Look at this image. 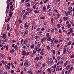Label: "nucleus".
I'll return each instance as SVG.
<instances>
[{
  "mask_svg": "<svg viewBox=\"0 0 74 74\" xmlns=\"http://www.w3.org/2000/svg\"><path fill=\"white\" fill-rule=\"evenodd\" d=\"M26 46L27 47H29L30 46V43L29 42H28L26 43Z\"/></svg>",
  "mask_w": 74,
  "mask_h": 74,
  "instance_id": "obj_21",
  "label": "nucleus"
},
{
  "mask_svg": "<svg viewBox=\"0 0 74 74\" xmlns=\"http://www.w3.org/2000/svg\"><path fill=\"white\" fill-rule=\"evenodd\" d=\"M43 11H45L46 10V9L45 8V7H44L43 8Z\"/></svg>",
  "mask_w": 74,
  "mask_h": 74,
  "instance_id": "obj_44",
  "label": "nucleus"
},
{
  "mask_svg": "<svg viewBox=\"0 0 74 74\" xmlns=\"http://www.w3.org/2000/svg\"><path fill=\"white\" fill-rule=\"evenodd\" d=\"M53 52L54 55H55V50H53Z\"/></svg>",
  "mask_w": 74,
  "mask_h": 74,
  "instance_id": "obj_52",
  "label": "nucleus"
},
{
  "mask_svg": "<svg viewBox=\"0 0 74 74\" xmlns=\"http://www.w3.org/2000/svg\"><path fill=\"white\" fill-rule=\"evenodd\" d=\"M72 70L71 69H69V70H68V71H69V73H70V71H72Z\"/></svg>",
  "mask_w": 74,
  "mask_h": 74,
  "instance_id": "obj_55",
  "label": "nucleus"
},
{
  "mask_svg": "<svg viewBox=\"0 0 74 74\" xmlns=\"http://www.w3.org/2000/svg\"><path fill=\"white\" fill-rule=\"evenodd\" d=\"M40 42V39H37L35 41V44H38Z\"/></svg>",
  "mask_w": 74,
  "mask_h": 74,
  "instance_id": "obj_8",
  "label": "nucleus"
},
{
  "mask_svg": "<svg viewBox=\"0 0 74 74\" xmlns=\"http://www.w3.org/2000/svg\"><path fill=\"white\" fill-rule=\"evenodd\" d=\"M28 33H29V31H28V30H26L24 33V34H25V35H27Z\"/></svg>",
  "mask_w": 74,
  "mask_h": 74,
  "instance_id": "obj_11",
  "label": "nucleus"
},
{
  "mask_svg": "<svg viewBox=\"0 0 74 74\" xmlns=\"http://www.w3.org/2000/svg\"><path fill=\"white\" fill-rule=\"evenodd\" d=\"M13 7H14V6L13 5L11 6L10 8V10L12 9Z\"/></svg>",
  "mask_w": 74,
  "mask_h": 74,
  "instance_id": "obj_40",
  "label": "nucleus"
},
{
  "mask_svg": "<svg viewBox=\"0 0 74 74\" xmlns=\"http://www.w3.org/2000/svg\"><path fill=\"white\" fill-rule=\"evenodd\" d=\"M71 67V65H68L67 66H66L65 69L66 70H67L68 69H69Z\"/></svg>",
  "mask_w": 74,
  "mask_h": 74,
  "instance_id": "obj_9",
  "label": "nucleus"
},
{
  "mask_svg": "<svg viewBox=\"0 0 74 74\" xmlns=\"http://www.w3.org/2000/svg\"><path fill=\"white\" fill-rule=\"evenodd\" d=\"M45 65H46L45 64V63L43 64L42 65V67H45Z\"/></svg>",
  "mask_w": 74,
  "mask_h": 74,
  "instance_id": "obj_58",
  "label": "nucleus"
},
{
  "mask_svg": "<svg viewBox=\"0 0 74 74\" xmlns=\"http://www.w3.org/2000/svg\"><path fill=\"white\" fill-rule=\"evenodd\" d=\"M5 39V41H6V42H7V41L8 40V39L7 38H4Z\"/></svg>",
  "mask_w": 74,
  "mask_h": 74,
  "instance_id": "obj_60",
  "label": "nucleus"
},
{
  "mask_svg": "<svg viewBox=\"0 0 74 74\" xmlns=\"http://www.w3.org/2000/svg\"><path fill=\"white\" fill-rule=\"evenodd\" d=\"M24 65L25 67H29V63L27 62H26L24 64Z\"/></svg>",
  "mask_w": 74,
  "mask_h": 74,
  "instance_id": "obj_3",
  "label": "nucleus"
},
{
  "mask_svg": "<svg viewBox=\"0 0 74 74\" xmlns=\"http://www.w3.org/2000/svg\"><path fill=\"white\" fill-rule=\"evenodd\" d=\"M14 49L16 50H18V47H17V45H15L14 46Z\"/></svg>",
  "mask_w": 74,
  "mask_h": 74,
  "instance_id": "obj_17",
  "label": "nucleus"
},
{
  "mask_svg": "<svg viewBox=\"0 0 74 74\" xmlns=\"http://www.w3.org/2000/svg\"><path fill=\"white\" fill-rule=\"evenodd\" d=\"M28 12H25V14L23 16V19H25L26 18H27V14H28Z\"/></svg>",
  "mask_w": 74,
  "mask_h": 74,
  "instance_id": "obj_2",
  "label": "nucleus"
},
{
  "mask_svg": "<svg viewBox=\"0 0 74 74\" xmlns=\"http://www.w3.org/2000/svg\"><path fill=\"white\" fill-rule=\"evenodd\" d=\"M56 65H54L53 66H52V68L55 69V68H56Z\"/></svg>",
  "mask_w": 74,
  "mask_h": 74,
  "instance_id": "obj_59",
  "label": "nucleus"
},
{
  "mask_svg": "<svg viewBox=\"0 0 74 74\" xmlns=\"http://www.w3.org/2000/svg\"><path fill=\"white\" fill-rule=\"evenodd\" d=\"M61 58V57H60V56H58L57 57L58 60H60Z\"/></svg>",
  "mask_w": 74,
  "mask_h": 74,
  "instance_id": "obj_32",
  "label": "nucleus"
},
{
  "mask_svg": "<svg viewBox=\"0 0 74 74\" xmlns=\"http://www.w3.org/2000/svg\"><path fill=\"white\" fill-rule=\"evenodd\" d=\"M71 42L70 41L69 42V43H67V44L68 45H71Z\"/></svg>",
  "mask_w": 74,
  "mask_h": 74,
  "instance_id": "obj_42",
  "label": "nucleus"
},
{
  "mask_svg": "<svg viewBox=\"0 0 74 74\" xmlns=\"http://www.w3.org/2000/svg\"><path fill=\"white\" fill-rule=\"evenodd\" d=\"M25 10H23L22 11L21 14V16H22V15H23V14H24V13H25Z\"/></svg>",
  "mask_w": 74,
  "mask_h": 74,
  "instance_id": "obj_15",
  "label": "nucleus"
},
{
  "mask_svg": "<svg viewBox=\"0 0 74 74\" xmlns=\"http://www.w3.org/2000/svg\"><path fill=\"white\" fill-rule=\"evenodd\" d=\"M66 52V49L65 48H64V49L63 53H65Z\"/></svg>",
  "mask_w": 74,
  "mask_h": 74,
  "instance_id": "obj_30",
  "label": "nucleus"
},
{
  "mask_svg": "<svg viewBox=\"0 0 74 74\" xmlns=\"http://www.w3.org/2000/svg\"><path fill=\"white\" fill-rule=\"evenodd\" d=\"M45 37L46 38H48V37H49V33H48L47 34V35H46V36H45Z\"/></svg>",
  "mask_w": 74,
  "mask_h": 74,
  "instance_id": "obj_12",
  "label": "nucleus"
},
{
  "mask_svg": "<svg viewBox=\"0 0 74 74\" xmlns=\"http://www.w3.org/2000/svg\"><path fill=\"white\" fill-rule=\"evenodd\" d=\"M51 40V37L49 36L48 38H47V41H49Z\"/></svg>",
  "mask_w": 74,
  "mask_h": 74,
  "instance_id": "obj_24",
  "label": "nucleus"
},
{
  "mask_svg": "<svg viewBox=\"0 0 74 74\" xmlns=\"http://www.w3.org/2000/svg\"><path fill=\"white\" fill-rule=\"evenodd\" d=\"M10 19H11V17H9L8 19V21H9L10 20Z\"/></svg>",
  "mask_w": 74,
  "mask_h": 74,
  "instance_id": "obj_57",
  "label": "nucleus"
},
{
  "mask_svg": "<svg viewBox=\"0 0 74 74\" xmlns=\"http://www.w3.org/2000/svg\"><path fill=\"white\" fill-rule=\"evenodd\" d=\"M26 10L27 11V12H28V14H29V10H30V8H27L26 9Z\"/></svg>",
  "mask_w": 74,
  "mask_h": 74,
  "instance_id": "obj_31",
  "label": "nucleus"
},
{
  "mask_svg": "<svg viewBox=\"0 0 74 74\" xmlns=\"http://www.w3.org/2000/svg\"><path fill=\"white\" fill-rule=\"evenodd\" d=\"M48 15L49 16H51V15H52V13H51V12H49V14H48Z\"/></svg>",
  "mask_w": 74,
  "mask_h": 74,
  "instance_id": "obj_38",
  "label": "nucleus"
},
{
  "mask_svg": "<svg viewBox=\"0 0 74 74\" xmlns=\"http://www.w3.org/2000/svg\"><path fill=\"white\" fill-rule=\"evenodd\" d=\"M38 64L39 67H40V66H41V63L40 62H38Z\"/></svg>",
  "mask_w": 74,
  "mask_h": 74,
  "instance_id": "obj_23",
  "label": "nucleus"
},
{
  "mask_svg": "<svg viewBox=\"0 0 74 74\" xmlns=\"http://www.w3.org/2000/svg\"><path fill=\"white\" fill-rule=\"evenodd\" d=\"M2 43L3 44H5V40H3L2 41Z\"/></svg>",
  "mask_w": 74,
  "mask_h": 74,
  "instance_id": "obj_20",
  "label": "nucleus"
},
{
  "mask_svg": "<svg viewBox=\"0 0 74 74\" xmlns=\"http://www.w3.org/2000/svg\"><path fill=\"white\" fill-rule=\"evenodd\" d=\"M41 72V71L40 70H39L38 71H36V74H38V73H40Z\"/></svg>",
  "mask_w": 74,
  "mask_h": 74,
  "instance_id": "obj_16",
  "label": "nucleus"
},
{
  "mask_svg": "<svg viewBox=\"0 0 74 74\" xmlns=\"http://www.w3.org/2000/svg\"><path fill=\"white\" fill-rule=\"evenodd\" d=\"M34 12H35V13L37 14V13H38L40 12V10H38V11H37L36 10H35L34 11Z\"/></svg>",
  "mask_w": 74,
  "mask_h": 74,
  "instance_id": "obj_26",
  "label": "nucleus"
},
{
  "mask_svg": "<svg viewBox=\"0 0 74 74\" xmlns=\"http://www.w3.org/2000/svg\"><path fill=\"white\" fill-rule=\"evenodd\" d=\"M7 30H8L10 29V28L9 27V24H8L7 25Z\"/></svg>",
  "mask_w": 74,
  "mask_h": 74,
  "instance_id": "obj_27",
  "label": "nucleus"
},
{
  "mask_svg": "<svg viewBox=\"0 0 74 74\" xmlns=\"http://www.w3.org/2000/svg\"><path fill=\"white\" fill-rule=\"evenodd\" d=\"M64 14H65L66 16H67L68 15V14H69L68 13V12H66L65 13H64Z\"/></svg>",
  "mask_w": 74,
  "mask_h": 74,
  "instance_id": "obj_39",
  "label": "nucleus"
},
{
  "mask_svg": "<svg viewBox=\"0 0 74 74\" xmlns=\"http://www.w3.org/2000/svg\"><path fill=\"white\" fill-rule=\"evenodd\" d=\"M47 49H50V47L49 46H48L47 47Z\"/></svg>",
  "mask_w": 74,
  "mask_h": 74,
  "instance_id": "obj_43",
  "label": "nucleus"
},
{
  "mask_svg": "<svg viewBox=\"0 0 74 74\" xmlns=\"http://www.w3.org/2000/svg\"><path fill=\"white\" fill-rule=\"evenodd\" d=\"M53 11H55L56 12H57L58 13V12H59V10L55 9Z\"/></svg>",
  "mask_w": 74,
  "mask_h": 74,
  "instance_id": "obj_34",
  "label": "nucleus"
},
{
  "mask_svg": "<svg viewBox=\"0 0 74 74\" xmlns=\"http://www.w3.org/2000/svg\"><path fill=\"white\" fill-rule=\"evenodd\" d=\"M22 53H25L26 52V51L25 50H23L22 51Z\"/></svg>",
  "mask_w": 74,
  "mask_h": 74,
  "instance_id": "obj_62",
  "label": "nucleus"
},
{
  "mask_svg": "<svg viewBox=\"0 0 74 74\" xmlns=\"http://www.w3.org/2000/svg\"><path fill=\"white\" fill-rule=\"evenodd\" d=\"M39 59H40V58H39V57H36V58H35V60H39Z\"/></svg>",
  "mask_w": 74,
  "mask_h": 74,
  "instance_id": "obj_22",
  "label": "nucleus"
},
{
  "mask_svg": "<svg viewBox=\"0 0 74 74\" xmlns=\"http://www.w3.org/2000/svg\"><path fill=\"white\" fill-rule=\"evenodd\" d=\"M40 55H44V51L43 50H41L40 51Z\"/></svg>",
  "mask_w": 74,
  "mask_h": 74,
  "instance_id": "obj_14",
  "label": "nucleus"
},
{
  "mask_svg": "<svg viewBox=\"0 0 74 74\" xmlns=\"http://www.w3.org/2000/svg\"><path fill=\"white\" fill-rule=\"evenodd\" d=\"M51 46H53V45H55V43L54 42L53 43H51Z\"/></svg>",
  "mask_w": 74,
  "mask_h": 74,
  "instance_id": "obj_47",
  "label": "nucleus"
},
{
  "mask_svg": "<svg viewBox=\"0 0 74 74\" xmlns=\"http://www.w3.org/2000/svg\"><path fill=\"white\" fill-rule=\"evenodd\" d=\"M68 12V13L69 15H70V13L71 12V11L70 10H69Z\"/></svg>",
  "mask_w": 74,
  "mask_h": 74,
  "instance_id": "obj_36",
  "label": "nucleus"
},
{
  "mask_svg": "<svg viewBox=\"0 0 74 74\" xmlns=\"http://www.w3.org/2000/svg\"><path fill=\"white\" fill-rule=\"evenodd\" d=\"M22 55H23V56H25V55H26V53H23L22 54Z\"/></svg>",
  "mask_w": 74,
  "mask_h": 74,
  "instance_id": "obj_50",
  "label": "nucleus"
},
{
  "mask_svg": "<svg viewBox=\"0 0 74 74\" xmlns=\"http://www.w3.org/2000/svg\"><path fill=\"white\" fill-rule=\"evenodd\" d=\"M68 61H67L65 63L64 65V67H66L67 65V64L68 63Z\"/></svg>",
  "mask_w": 74,
  "mask_h": 74,
  "instance_id": "obj_19",
  "label": "nucleus"
},
{
  "mask_svg": "<svg viewBox=\"0 0 74 74\" xmlns=\"http://www.w3.org/2000/svg\"><path fill=\"white\" fill-rule=\"evenodd\" d=\"M18 22H19V23H22V21H21V20H19Z\"/></svg>",
  "mask_w": 74,
  "mask_h": 74,
  "instance_id": "obj_64",
  "label": "nucleus"
},
{
  "mask_svg": "<svg viewBox=\"0 0 74 74\" xmlns=\"http://www.w3.org/2000/svg\"><path fill=\"white\" fill-rule=\"evenodd\" d=\"M58 41L57 40H56L54 42V43H55L56 44V43H58Z\"/></svg>",
  "mask_w": 74,
  "mask_h": 74,
  "instance_id": "obj_48",
  "label": "nucleus"
},
{
  "mask_svg": "<svg viewBox=\"0 0 74 74\" xmlns=\"http://www.w3.org/2000/svg\"><path fill=\"white\" fill-rule=\"evenodd\" d=\"M25 25H24V27L25 28H26L27 27V22H26L25 24Z\"/></svg>",
  "mask_w": 74,
  "mask_h": 74,
  "instance_id": "obj_25",
  "label": "nucleus"
},
{
  "mask_svg": "<svg viewBox=\"0 0 74 74\" xmlns=\"http://www.w3.org/2000/svg\"><path fill=\"white\" fill-rule=\"evenodd\" d=\"M56 40V39L54 37L52 39V40L51 41V42L53 43V42L55 41Z\"/></svg>",
  "mask_w": 74,
  "mask_h": 74,
  "instance_id": "obj_18",
  "label": "nucleus"
},
{
  "mask_svg": "<svg viewBox=\"0 0 74 74\" xmlns=\"http://www.w3.org/2000/svg\"><path fill=\"white\" fill-rule=\"evenodd\" d=\"M30 4L29 3H27L26 4V7H27V8H28L30 7Z\"/></svg>",
  "mask_w": 74,
  "mask_h": 74,
  "instance_id": "obj_13",
  "label": "nucleus"
},
{
  "mask_svg": "<svg viewBox=\"0 0 74 74\" xmlns=\"http://www.w3.org/2000/svg\"><path fill=\"white\" fill-rule=\"evenodd\" d=\"M49 60H50V61H49V63L50 65L51 66L53 65L54 63L53 62V60H52V58H50L49 59Z\"/></svg>",
  "mask_w": 74,
  "mask_h": 74,
  "instance_id": "obj_1",
  "label": "nucleus"
},
{
  "mask_svg": "<svg viewBox=\"0 0 74 74\" xmlns=\"http://www.w3.org/2000/svg\"><path fill=\"white\" fill-rule=\"evenodd\" d=\"M74 54H73L71 56V58H74Z\"/></svg>",
  "mask_w": 74,
  "mask_h": 74,
  "instance_id": "obj_63",
  "label": "nucleus"
},
{
  "mask_svg": "<svg viewBox=\"0 0 74 74\" xmlns=\"http://www.w3.org/2000/svg\"><path fill=\"white\" fill-rule=\"evenodd\" d=\"M67 27L69 28H70V27H71V25H70V24H68V25H67Z\"/></svg>",
  "mask_w": 74,
  "mask_h": 74,
  "instance_id": "obj_37",
  "label": "nucleus"
},
{
  "mask_svg": "<svg viewBox=\"0 0 74 74\" xmlns=\"http://www.w3.org/2000/svg\"><path fill=\"white\" fill-rule=\"evenodd\" d=\"M33 56H34V54H32L30 56V57H31V58H32V57H33Z\"/></svg>",
  "mask_w": 74,
  "mask_h": 74,
  "instance_id": "obj_53",
  "label": "nucleus"
},
{
  "mask_svg": "<svg viewBox=\"0 0 74 74\" xmlns=\"http://www.w3.org/2000/svg\"><path fill=\"white\" fill-rule=\"evenodd\" d=\"M43 3L42 2V1H41L40 3H39V5H40L41 4H43Z\"/></svg>",
  "mask_w": 74,
  "mask_h": 74,
  "instance_id": "obj_61",
  "label": "nucleus"
},
{
  "mask_svg": "<svg viewBox=\"0 0 74 74\" xmlns=\"http://www.w3.org/2000/svg\"><path fill=\"white\" fill-rule=\"evenodd\" d=\"M32 11H33V10L32 9H30L29 12V13H30V14H32Z\"/></svg>",
  "mask_w": 74,
  "mask_h": 74,
  "instance_id": "obj_51",
  "label": "nucleus"
},
{
  "mask_svg": "<svg viewBox=\"0 0 74 74\" xmlns=\"http://www.w3.org/2000/svg\"><path fill=\"white\" fill-rule=\"evenodd\" d=\"M34 45H32L31 46V48H34Z\"/></svg>",
  "mask_w": 74,
  "mask_h": 74,
  "instance_id": "obj_35",
  "label": "nucleus"
},
{
  "mask_svg": "<svg viewBox=\"0 0 74 74\" xmlns=\"http://www.w3.org/2000/svg\"><path fill=\"white\" fill-rule=\"evenodd\" d=\"M6 36V33H3V36H2V38H5V37H6V36Z\"/></svg>",
  "mask_w": 74,
  "mask_h": 74,
  "instance_id": "obj_7",
  "label": "nucleus"
},
{
  "mask_svg": "<svg viewBox=\"0 0 74 74\" xmlns=\"http://www.w3.org/2000/svg\"><path fill=\"white\" fill-rule=\"evenodd\" d=\"M53 18H52L51 19V22L52 23H53Z\"/></svg>",
  "mask_w": 74,
  "mask_h": 74,
  "instance_id": "obj_46",
  "label": "nucleus"
},
{
  "mask_svg": "<svg viewBox=\"0 0 74 74\" xmlns=\"http://www.w3.org/2000/svg\"><path fill=\"white\" fill-rule=\"evenodd\" d=\"M69 30L71 33H73V28H70Z\"/></svg>",
  "mask_w": 74,
  "mask_h": 74,
  "instance_id": "obj_10",
  "label": "nucleus"
},
{
  "mask_svg": "<svg viewBox=\"0 0 74 74\" xmlns=\"http://www.w3.org/2000/svg\"><path fill=\"white\" fill-rule=\"evenodd\" d=\"M14 10V8L12 9H10V11L9 12H12V11H13Z\"/></svg>",
  "mask_w": 74,
  "mask_h": 74,
  "instance_id": "obj_54",
  "label": "nucleus"
},
{
  "mask_svg": "<svg viewBox=\"0 0 74 74\" xmlns=\"http://www.w3.org/2000/svg\"><path fill=\"white\" fill-rule=\"evenodd\" d=\"M9 8L10 7H9V4H8L7 5L6 8H7V9H8V10H9Z\"/></svg>",
  "mask_w": 74,
  "mask_h": 74,
  "instance_id": "obj_33",
  "label": "nucleus"
},
{
  "mask_svg": "<svg viewBox=\"0 0 74 74\" xmlns=\"http://www.w3.org/2000/svg\"><path fill=\"white\" fill-rule=\"evenodd\" d=\"M44 17L41 16L40 17V19H44Z\"/></svg>",
  "mask_w": 74,
  "mask_h": 74,
  "instance_id": "obj_49",
  "label": "nucleus"
},
{
  "mask_svg": "<svg viewBox=\"0 0 74 74\" xmlns=\"http://www.w3.org/2000/svg\"><path fill=\"white\" fill-rule=\"evenodd\" d=\"M60 64L61 66H62L63 64V62L62 61H61L60 62Z\"/></svg>",
  "mask_w": 74,
  "mask_h": 74,
  "instance_id": "obj_28",
  "label": "nucleus"
},
{
  "mask_svg": "<svg viewBox=\"0 0 74 74\" xmlns=\"http://www.w3.org/2000/svg\"><path fill=\"white\" fill-rule=\"evenodd\" d=\"M39 49V47H38L37 46L35 48V50L36 51H37V49Z\"/></svg>",
  "mask_w": 74,
  "mask_h": 74,
  "instance_id": "obj_41",
  "label": "nucleus"
},
{
  "mask_svg": "<svg viewBox=\"0 0 74 74\" xmlns=\"http://www.w3.org/2000/svg\"><path fill=\"white\" fill-rule=\"evenodd\" d=\"M56 26H57L58 28H60L61 26H60V24H58L57 25H56Z\"/></svg>",
  "mask_w": 74,
  "mask_h": 74,
  "instance_id": "obj_29",
  "label": "nucleus"
},
{
  "mask_svg": "<svg viewBox=\"0 0 74 74\" xmlns=\"http://www.w3.org/2000/svg\"><path fill=\"white\" fill-rule=\"evenodd\" d=\"M47 38L45 37L43 38V39H41V42H45V41L46 40Z\"/></svg>",
  "mask_w": 74,
  "mask_h": 74,
  "instance_id": "obj_6",
  "label": "nucleus"
},
{
  "mask_svg": "<svg viewBox=\"0 0 74 74\" xmlns=\"http://www.w3.org/2000/svg\"><path fill=\"white\" fill-rule=\"evenodd\" d=\"M59 33H62V32L61 31V29H59Z\"/></svg>",
  "mask_w": 74,
  "mask_h": 74,
  "instance_id": "obj_56",
  "label": "nucleus"
},
{
  "mask_svg": "<svg viewBox=\"0 0 74 74\" xmlns=\"http://www.w3.org/2000/svg\"><path fill=\"white\" fill-rule=\"evenodd\" d=\"M33 54H35L36 53V51L35 50H33Z\"/></svg>",
  "mask_w": 74,
  "mask_h": 74,
  "instance_id": "obj_45",
  "label": "nucleus"
},
{
  "mask_svg": "<svg viewBox=\"0 0 74 74\" xmlns=\"http://www.w3.org/2000/svg\"><path fill=\"white\" fill-rule=\"evenodd\" d=\"M5 69L6 70H7V69H10V66H8V65H6L5 66Z\"/></svg>",
  "mask_w": 74,
  "mask_h": 74,
  "instance_id": "obj_4",
  "label": "nucleus"
},
{
  "mask_svg": "<svg viewBox=\"0 0 74 74\" xmlns=\"http://www.w3.org/2000/svg\"><path fill=\"white\" fill-rule=\"evenodd\" d=\"M9 16L10 17H12V14H13L14 12H9Z\"/></svg>",
  "mask_w": 74,
  "mask_h": 74,
  "instance_id": "obj_5",
  "label": "nucleus"
}]
</instances>
